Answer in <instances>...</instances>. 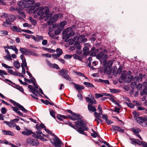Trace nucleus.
<instances>
[{
    "instance_id": "nucleus-1",
    "label": "nucleus",
    "mask_w": 147,
    "mask_h": 147,
    "mask_svg": "<svg viewBox=\"0 0 147 147\" xmlns=\"http://www.w3.org/2000/svg\"><path fill=\"white\" fill-rule=\"evenodd\" d=\"M75 123V125L77 127L76 130L79 133L83 134L84 130H87V128L86 126L85 123L82 120L76 121Z\"/></svg>"
},
{
    "instance_id": "nucleus-2",
    "label": "nucleus",
    "mask_w": 147,
    "mask_h": 147,
    "mask_svg": "<svg viewBox=\"0 0 147 147\" xmlns=\"http://www.w3.org/2000/svg\"><path fill=\"white\" fill-rule=\"evenodd\" d=\"M133 76H127L126 77L125 71H123L121 75V76L119 79V82L122 83L124 81L125 82H127L128 83L131 82L133 79Z\"/></svg>"
},
{
    "instance_id": "nucleus-3",
    "label": "nucleus",
    "mask_w": 147,
    "mask_h": 147,
    "mask_svg": "<svg viewBox=\"0 0 147 147\" xmlns=\"http://www.w3.org/2000/svg\"><path fill=\"white\" fill-rule=\"evenodd\" d=\"M37 14L41 16L44 14L47 16L49 12V8L46 6L42 7L37 8Z\"/></svg>"
},
{
    "instance_id": "nucleus-4",
    "label": "nucleus",
    "mask_w": 147,
    "mask_h": 147,
    "mask_svg": "<svg viewBox=\"0 0 147 147\" xmlns=\"http://www.w3.org/2000/svg\"><path fill=\"white\" fill-rule=\"evenodd\" d=\"M51 134L54 136V138L53 139V141L52 139L50 140V142L55 147H61V145L62 143L56 135H54L52 133H50Z\"/></svg>"
},
{
    "instance_id": "nucleus-5",
    "label": "nucleus",
    "mask_w": 147,
    "mask_h": 147,
    "mask_svg": "<svg viewBox=\"0 0 147 147\" xmlns=\"http://www.w3.org/2000/svg\"><path fill=\"white\" fill-rule=\"evenodd\" d=\"M63 35L66 38L74 35L75 32L73 31L71 28L68 27L65 29L63 32Z\"/></svg>"
},
{
    "instance_id": "nucleus-6",
    "label": "nucleus",
    "mask_w": 147,
    "mask_h": 147,
    "mask_svg": "<svg viewBox=\"0 0 147 147\" xmlns=\"http://www.w3.org/2000/svg\"><path fill=\"white\" fill-rule=\"evenodd\" d=\"M68 70L62 69L58 71V74L62 76L63 78L68 80H70L71 78L68 74Z\"/></svg>"
},
{
    "instance_id": "nucleus-7",
    "label": "nucleus",
    "mask_w": 147,
    "mask_h": 147,
    "mask_svg": "<svg viewBox=\"0 0 147 147\" xmlns=\"http://www.w3.org/2000/svg\"><path fill=\"white\" fill-rule=\"evenodd\" d=\"M144 117H137L135 119L136 121L141 125L145 127L146 126V124L145 123L144 124Z\"/></svg>"
},
{
    "instance_id": "nucleus-8",
    "label": "nucleus",
    "mask_w": 147,
    "mask_h": 147,
    "mask_svg": "<svg viewBox=\"0 0 147 147\" xmlns=\"http://www.w3.org/2000/svg\"><path fill=\"white\" fill-rule=\"evenodd\" d=\"M10 101L14 105H15L18 107L23 111L24 112H26L27 111V110L25 109L21 105L18 103L11 100H10Z\"/></svg>"
},
{
    "instance_id": "nucleus-9",
    "label": "nucleus",
    "mask_w": 147,
    "mask_h": 147,
    "mask_svg": "<svg viewBox=\"0 0 147 147\" xmlns=\"http://www.w3.org/2000/svg\"><path fill=\"white\" fill-rule=\"evenodd\" d=\"M89 45V44L86 43L84 44V47L83 49V55H86L89 53L88 48Z\"/></svg>"
},
{
    "instance_id": "nucleus-10",
    "label": "nucleus",
    "mask_w": 147,
    "mask_h": 147,
    "mask_svg": "<svg viewBox=\"0 0 147 147\" xmlns=\"http://www.w3.org/2000/svg\"><path fill=\"white\" fill-rule=\"evenodd\" d=\"M67 111L73 116V117L71 116L70 119L74 121L75 120H78L79 118V115H76V113L73 112L71 110H68Z\"/></svg>"
},
{
    "instance_id": "nucleus-11",
    "label": "nucleus",
    "mask_w": 147,
    "mask_h": 147,
    "mask_svg": "<svg viewBox=\"0 0 147 147\" xmlns=\"http://www.w3.org/2000/svg\"><path fill=\"white\" fill-rule=\"evenodd\" d=\"M7 17L8 18L6 20V22L7 24H10L11 22L15 20V16L12 15L8 16Z\"/></svg>"
},
{
    "instance_id": "nucleus-12",
    "label": "nucleus",
    "mask_w": 147,
    "mask_h": 147,
    "mask_svg": "<svg viewBox=\"0 0 147 147\" xmlns=\"http://www.w3.org/2000/svg\"><path fill=\"white\" fill-rule=\"evenodd\" d=\"M20 52L22 53L24 55L25 54L26 55H29L30 50V49H26L25 48L20 47Z\"/></svg>"
},
{
    "instance_id": "nucleus-13",
    "label": "nucleus",
    "mask_w": 147,
    "mask_h": 147,
    "mask_svg": "<svg viewBox=\"0 0 147 147\" xmlns=\"http://www.w3.org/2000/svg\"><path fill=\"white\" fill-rule=\"evenodd\" d=\"M96 57L99 59L102 58V59H106L107 58V55L103 53V52H100L96 55Z\"/></svg>"
},
{
    "instance_id": "nucleus-14",
    "label": "nucleus",
    "mask_w": 147,
    "mask_h": 147,
    "mask_svg": "<svg viewBox=\"0 0 147 147\" xmlns=\"http://www.w3.org/2000/svg\"><path fill=\"white\" fill-rule=\"evenodd\" d=\"M20 57L22 60V63L21 64L22 67V66L23 67H27V63L24 55L23 54L21 55Z\"/></svg>"
},
{
    "instance_id": "nucleus-15",
    "label": "nucleus",
    "mask_w": 147,
    "mask_h": 147,
    "mask_svg": "<svg viewBox=\"0 0 147 147\" xmlns=\"http://www.w3.org/2000/svg\"><path fill=\"white\" fill-rule=\"evenodd\" d=\"M68 41L69 44L72 45L74 42L76 43L78 42V37L75 36L73 38L70 39Z\"/></svg>"
},
{
    "instance_id": "nucleus-16",
    "label": "nucleus",
    "mask_w": 147,
    "mask_h": 147,
    "mask_svg": "<svg viewBox=\"0 0 147 147\" xmlns=\"http://www.w3.org/2000/svg\"><path fill=\"white\" fill-rule=\"evenodd\" d=\"M88 109L89 111L92 112H94L96 111V108L91 104H88Z\"/></svg>"
},
{
    "instance_id": "nucleus-17",
    "label": "nucleus",
    "mask_w": 147,
    "mask_h": 147,
    "mask_svg": "<svg viewBox=\"0 0 147 147\" xmlns=\"http://www.w3.org/2000/svg\"><path fill=\"white\" fill-rule=\"evenodd\" d=\"M85 36L84 35L82 34L78 37V41L79 40H81V42H84L86 41L87 39L85 38Z\"/></svg>"
},
{
    "instance_id": "nucleus-18",
    "label": "nucleus",
    "mask_w": 147,
    "mask_h": 147,
    "mask_svg": "<svg viewBox=\"0 0 147 147\" xmlns=\"http://www.w3.org/2000/svg\"><path fill=\"white\" fill-rule=\"evenodd\" d=\"M11 29L13 31L18 32H21L22 31L20 28L15 26L11 27Z\"/></svg>"
},
{
    "instance_id": "nucleus-19",
    "label": "nucleus",
    "mask_w": 147,
    "mask_h": 147,
    "mask_svg": "<svg viewBox=\"0 0 147 147\" xmlns=\"http://www.w3.org/2000/svg\"><path fill=\"white\" fill-rule=\"evenodd\" d=\"M112 128L113 130L117 131L121 133H123L124 131V130L121 129L120 127L117 126H113Z\"/></svg>"
},
{
    "instance_id": "nucleus-20",
    "label": "nucleus",
    "mask_w": 147,
    "mask_h": 147,
    "mask_svg": "<svg viewBox=\"0 0 147 147\" xmlns=\"http://www.w3.org/2000/svg\"><path fill=\"white\" fill-rule=\"evenodd\" d=\"M3 134L4 135H9L13 136L14 135V134L12 132L9 131H6L4 130H2Z\"/></svg>"
},
{
    "instance_id": "nucleus-21",
    "label": "nucleus",
    "mask_w": 147,
    "mask_h": 147,
    "mask_svg": "<svg viewBox=\"0 0 147 147\" xmlns=\"http://www.w3.org/2000/svg\"><path fill=\"white\" fill-rule=\"evenodd\" d=\"M62 16V15L61 14L59 13L58 14L55 15L52 18H51L53 20V22H55L57 20L59 17L60 16L61 17Z\"/></svg>"
},
{
    "instance_id": "nucleus-22",
    "label": "nucleus",
    "mask_w": 147,
    "mask_h": 147,
    "mask_svg": "<svg viewBox=\"0 0 147 147\" xmlns=\"http://www.w3.org/2000/svg\"><path fill=\"white\" fill-rule=\"evenodd\" d=\"M37 136L38 138L40 139H43L42 136L43 135L42 131L40 130H37L36 131Z\"/></svg>"
},
{
    "instance_id": "nucleus-23",
    "label": "nucleus",
    "mask_w": 147,
    "mask_h": 147,
    "mask_svg": "<svg viewBox=\"0 0 147 147\" xmlns=\"http://www.w3.org/2000/svg\"><path fill=\"white\" fill-rule=\"evenodd\" d=\"M133 131L135 134L141 140H142V139L140 136L138 134L139 131H140V130L139 129H134L133 130Z\"/></svg>"
},
{
    "instance_id": "nucleus-24",
    "label": "nucleus",
    "mask_w": 147,
    "mask_h": 147,
    "mask_svg": "<svg viewBox=\"0 0 147 147\" xmlns=\"http://www.w3.org/2000/svg\"><path fill=\"white\" fill-rule=\"evenodd\" d=\"M8 35V32L6 30H0V36H4Z\"/></svg>"
},
{
    "instance_id": "nucleus-25",
    "label": "nucleus",
    "mask_w": 147,
    "mask_h": 147,
    "mask_svg": "<svg viewBox=\"0 0 147 147\" xmlns=\"http://www.w3.org/2000/svg\"><path fill=\"white\" fill-rule=\"evenodd\" d=\"M22 134L24 135L29 136L31 134L32 132L30 130H27L26 131H22Z\"/></svg>"
},
{
    "instance_id": "nucleus-26",
    "label": "nucleus",
    "mask_w": 147,
    "mask_h": 147,
    "mask_svg": "<svg viewBox=\"0 0 147 147\" xmlns=\"http://www.w3.org/2000/svg\"><path fill=\"white\" fill-rule=\"evenodd\" d=\"M75 87L77 90H81L84 89V88L82 86H80V85H78L74 83Z\"/></svg>"
},
{
    "instance_id": "nucleus-27",
    "label": "nucleus",
    "mask_w": 147,
    "mask_h": 147,
    "mask_svg": "<svg viewBox=\"0 0 147 147\" xmlns=\"http://www.w3.org/2000/svg\"><path fill=\"white\" fill-rule=\"evenodd\" d=\"M3 122L6 123L10 127H14V124L11 121H4Z\"/></svg>"
},
{
    "instance_id": "nucleus-28",
    "label": "nucleus",
    "mask_w": 147,
    "mask_h": 147,
    "mask_svg": "<svg viewBox=\"0 0 147 147\" xmlns=\"http://www.w3.org/2000/svg\"><path fill=\"white\" fill-rule=\"evenodd\" d=\"M130 140L131 141V143L134 144H138L139 142H140V140L138 139L130 138Z\"/></svg>"
},
{
    "instance_id": "nucleus-29",
    "label": "nucleus",
    "mask_w": 147,
    "mask_h": 147,
    "mask_svg": "<svg viewBox=\"0 0 147 147\" xmlns=\"http://www.w3.org/2000/svg\"><path fill=\"white\" fill-rule=\"evenodd\" d=\"M24 1L26 2H29V3H26L29 4L28 6V7L30 6V5H33L35 3L34 0H24Z\"/></svg>"
},
{
    "instance_id": "nucleus-30",
    "label": "nucleus",
    "mask_w": 147,
    "mask_h": 147,
    "mask_svg": "<svg viewBox=\"0 0 147 147\" xmlns=\"http://www.w3.org/2000/svg\"><path fill=\"white\" fill-rule=\"evenodd\" d=\"M66 24V22L63 21L61 22L58 25L59 27L62 28Z\"/></svg>"
},
{
    "instance_id": "nucleus-31",
    "label": "nucleus",
    "mask_w": 147,
    "mask_h": 147,
    "mask_svg": "<svg viewBox=\"0 0 147 147\" xmlns=\"http://www.w3.org/2000/svg\"><path fill=\"white\" fill-rule=\"evenodd\" d=\"M95 48L94 47H93L92 48L91 50L90 51V55L92 56H95L96 55V53L95 51H94Z\"/></svg>"
},
{
    "instance_id": "nucleus-32",
    "label": "nucleus",
    "mask_w": 147,
    "mask_h": 147,
    "mask_svg": "<svg viewBox=\"0 0 147 147\" xmlns=\"http://www.w3.org/2000/svg\"><path fill=\"white\" fill-rule=\"evenodd\" d=\"M79 42L80 41H78V42L75 43L74 44V47L78 50H80L81 49V46L79 43Z\"/></svg>"
},
{
    "instance_id": "nucleus-33",
    "label": "nucleus",
    "mask_w": 147,
    "mask_h": 147,
    "mask_svg": "<svg viewBox=\"0 0 147 147\" xmlns=\"http://www.w3.org/2000/svg\"><path fill=\"white\" fill-rule=\"evenodd\" d=\"M10 48L11 49L15 51V53L16 54H18V49L15 45L11 46H10Z\"/></svg>"
},
{
    "instance_id": "nucleus-34",
    "label": "nucleus",
    "mask_w": 147,
    "mask_h": 147,
    "mask_svg": "<svg viewBox=\"0 0 147 147\" xmlns=\"http://www.w3.org/2000/svg\"><path fill=\"white\" fill-rule=\"evenodd\" d=\"M34 139L32 138H28L26 139V142L29 144L31 145Z\"/></svg>"
},
{
    "instance_id": "nucleus-35",
    "label": "nucleus",
    "mask_w": 147,
    "mask_h": 147,
    "mask_svg": "<svg viewBox=\"0 0 147 147\" xmlns=\"http://www.w3.org/2000/svg\"><path fill=\"white\" fill-rule=\"evenodd\" d=\"M39 144V142L38 141L35 139H34L32 143L31 144V145L33 146H36Z\"/></svg>"
},
{
    "instance_id": "nucleus-36",
    "label": "nucleus",
    "mask_w": 147,
    "mask_h": 147,
    "mask_svg": "<svg viewBox=\"0 0 147 147\" xmlns=\"http://www.w3.org/2000/svg\"><path fill=\"white\" fill-rule=\"evenodd\" d=\"M43 39V37L42 36L37 35L36 36V41L38 42Z\"/></svg>"
},
{
    "instance_id": "nucleus-37",
    "label": "nucleus",
    "mask_w": 147,
    "mask_h": 147,
    "mask_svg": "<svg viewBox=\"0 0 147 147\" xmlns=\"http://www.w3.org/2000/svg\"><path fill=\"white\" fill-rule=\"evenodd\" d=\"M84 84L86 86L88 87H93V85L90 83L85 82L84 83Z\"/></svg>"
},
{
    "instance_id": "nucleus-38",
    "label": "nucleus",
    "mask_w": 147,
    "mask_h": 147,
    "mask_svg": "<svg viewBox=\"0 0 147 147\" xmlns=\"http://www.w3.org/2000/svg\"><path fill=\"white\" fill-rule=\"evenodd\" d=\"M7 74L5 71L0 70V76L3 77H4L3 75H7Z\"/></svg>"
},
{
    "instance_id": "nucleus-39",
    "label": "nucleus",
    "mask_w": 147,
    "mask_h": 147,
    "mask_svg": "<svg viewBox=\"0 0 147 147\" xmlns=\"http://www.w3.org/2000/svg\"><path fill=\"white\" fill-rule=\"evenodd\" d=\"M13 64L14 66L17 69L20 67V64L18 61H14Z\"/></svg>"
},
{
    "instance_id": "nucleus-40",
    "label": "nucleus",
    "mask_w": 147,
    "mask_h": 147,
    "mask_svg": "<svg viewBox=\"0 0 147 147\" xmlns=\"http://www.w3.org/2000/svg\"><path fill=\"white\" fill-rule=\"evenodd\" d=\"M56 52L58 54L60 55V56L63 54L62 50L59 48H58L56 50Z\"/></svg>"
},
{
    "instance_id": "nucleus-41",
    "label": "nucleus",
    "mask_w": 147,
    "mask_h": 147,
    "mask_svg": "<svg viewBox=\"0 0 147 147\" xmlns=\"http://www.w3.org/2000/svg\"><path fill=\"white\" fill-rule=\"evenodd\" d=\"M8 72L11 74H12L14 75V76H16L18 75L17 74H16V73L13 72L12 69H8Z\"/></svg>"
},
{
    "instance_id": "nucleus-42",
    "label": "nucleus",
    "mask_w": 147,
    "mask_h": 147,
    "mask_svg": "<svg viewBox=\"0 0 147 147\" xmlns=\"http://www.w3.org/2000/svg\"><path fill=\"white\" fill-rule=\"evenodd\" d=\"M60 56V55H59L57 53L53 54L52 55V58L54 59H57Z\"/></svg>"
},
{
    "instance_id": "nucleus-43",
    "label": "nucleus",
    "mask_w": 147,
    "mask_h": 147,
    "mask_svg": "<svg viewBox=\"0 0 147 147\" xmlns=\"http://www.w3.org/2000/svg\"><path fill=\"white\" fill-rule=\"evenodd\" d=\"M61 29L58 28L55 31V33L56 35H58L61 32Z\"/></svg>"
},
{
    "instance_id": "nucleus-44",
    "label": "nucleus",
    "mask_w": 147,
    "mask_h": 147,
    "mask_svg": "<svg viewBox=\"0 0 147 147\" xmlns=\"http://www.w3.org/2000/svg\"><path fill=\"white\" fill-rule=\"evenodd\" d=\"M16 88L20 91L21 92L23 93L24 92L23 89L22 87H20V86H16Z\"/></svg>"
},
{
    "instance_id": "nucleus-45",
    "label": "nucleus",
    "mask_w": 147,
    "mask_h": 147,
    "mask_svg": "<svg viewBox=\"0 0 147 147\" xmlns=\"http://www.w3.org/2000/svg\"><path fill=\"white\" fill-rule=\"evenodd\" d=\"M30 54L34 56L37 57L38 56V54L30 50Z\"/></svg>"
},
{
    "instance_id": "nucleus-46",
    "label": "nucleus",
    "mask_w": 147,
    "mask_h": 147,
    "mask_svg": "<svg viewBox=\"0 0 147 147\" xmlns=\"http://www.w3.org/2000/svg\"><path fill=\"white\" fill-rule=\"evenodd\" d=\"M100 117H95V121L97 122L98 124L99 123H102V121L100 118Z\"/></svg>"
},
{
    "instance_id": "nucleus-47",
    "label": "nucleus",
    "mask_w": 147,
    "mask_h": 147,
    "mask_svg": "<svg viewBox=\"0 0 147 147\" xmlns=\"http://www.w3.org/2000/svg\"><path fill=\"white\" fill-rule=\"evenodd\" d=\"M144 94L146 95L147 94V88H145L143 90V92L140 93V94L143 96Z\"/></svg>"
},
{
    "instance_id": "nucleus-48",
    "label": "nucleus",
    "mask_w": 147,
    "mask_h": 147,
    "mask_svg": "<svg viewBox=\"0 0 147 147\" xmlns=\"http://www.w3.org/2000/svg\"><path fill=\"white\" fill-rule=\"evenodd\" d=\"M100 82L102 83H105L106 84H109V82L108 80H103L101 79L99 80Z\"/></svg>"
},
{
    "instance_id": "nucleus-49",
    "label": "nucleus",
    "mask_w": 147,
    "mask_h": 147,
    "mask_svg": "<svg viewBox=\"0 0 147 147\" xmlns=\"http://www.w3.org/2000/svg\"><path fill=\"white\" fill-rule=\"evenodd\" d=\"M110 100L111 101L113 102L116 105H118L119 106V104L116 101L114 100V98L113 97H111V98H110Z\"/></svg>"
},
{
    "instance_id": "nucleus-50",
    "label": "nucleus",
    "mask_w": 147,
    "mask_h": 147,
    "mask_svg": "<svg viewBox=\"0 0 147 147\" xmlns=\"http://www.w3.org/2000/svg\"><path fill=\"white\" fill-rule=\"evenodd\" d=\"M4 57L7 60L10 61L12 60L10 55H7L4 56Z\"/></svg>"
},
{
    "instance_id": "nucleus-51",
    "label": "nucleus",
    "mask_w": 147,
    "mask_h": 147,
    "mask_svg": "<svg viewBox=\"0 0 147 147\" xmlns=\"http://www.w3.org/2000/svg\"><path fill=\"white\" fill-rule=\"evenodd\" d=\"M95 97L96 98L100 97H101L103 96V95L102 94L96 93L95 94Z\"/></svg>"
},
{
    "instance_id": "nucleus-52",
    "label": "nucleus",
    "mask_w": 147,
    "mask_h": 147,
    "mask_svg": "<svg viewBox=\"0 0 147 147\" xmlns=\"http://www.w3.org/2000/svg\"><path fill=\"white\" fill-rule=\"evenodd\" d=\"M109 90L110 92L113 93H115L118 92H119L118 90H116L115 89H110Z\"/></svg>"
},
{
    "instance_id": "nucleus-53",
    "label": "nucleus",
    "mask_w": 147,
    "mask_h": 147,
    "mask_svg": "<svg viewBox=\"0 0 147 147\" xmlns=\"http://www.w3.org/2000/svg\"><path fill=\"white\" fill-rule=\"evenodd\" d=\"M32 92L34 94H35V93L36 92L39 95L38 90L36 88H34L33 90L32 91Z\"/></svg>"
},
{
    "instance_id": "nucleus-54",
    "label": "nucleus",
    "mask_w": 147,
    "mask_h": 147,
    "mask_svg": "<svg viewBox=\"0 0 147 147\" xmlns=\"http://www.w3.org/2000/svg\"><path fill=\"white\" fill-rule=\"evenodd\" d=\"M133 114L134 117L135 119H136L137 117H138V116L139 115V113L135 111L133 112Z\"/></svg>"
},
{
    "instance_id": "nucleus-55",
    "label": "nucleus",
    "mask_w": 147,
    "mask_h": 147,
    "mask_svg": "<svg viewBox=\"0 0 147 147\" xmlns=\"http://www.w3.org/2000/svg\"><path fill=\"white\" fill-rule=\"evenodd\" d=\"M66 124H67V125H69L71 127L74 129H76V127H75L73 125V124H72L70 122H68L66 123Z\"/></svg>"
},
{
    "instance_id": "nucleus-56",
    "label": "nucleus",
    "mask_w": 147,
    "mask_h": 147,
    "mask_svg": "<svg viewBox=\"0 0 147 147\" xmlns=\"http://www.w3.org/2000/svg\"><path fill=\"white\" fill-rule=\"evenodd\" d=\"M74 73L76 74H77L79 75L80 76H83L84 77V74L83 73H82L81 72H79L75 71H74Z\"/></svg>"
},
{
    "instance_id": "nucleus-57",
    "label": "nucleus",
    "mask_w": 147,
    "mask_h": 147,
    "mask_svg": "<svg viewBox=\"0 0 147 147\" xmlns=\"http://www.w3.org/2000/svg\"><path fill=\"white\" fill-rule=\"evenodd\" d=\"M113 63L112 60L109 61L107 63V66L108 67H110L112 66Z\"/></svg>"
},
{
    "instance_id": "nucleus-58",
    "label": "nucleus",
    "mask_w": 147,
    "mask_h": 147,
    "mask_svg": "<svg viewBox=\"0 0 147 147\" xmlns=\"http://www.w3.org/2000/svg\"><path fill=\"white\" fill-rule=\"evenodd\" d=\"M51 115L54 118H55V113L53 111H50V112Z\"/></svg>"
},
{
    "instance_id": "nucleus-59",
    "label": "nucleus",
    "mask_w": 147,
    "mask_h": 147,
    "mask_svg": "<svg viewBox=\"0 0 147 147\" xmlns=\"http://www.w3.org/2000/svg\"><path fill=\"white\" fill-rule=\"evenodd\" d=\"M61 117H62V119H67L68 118H69L70 119L71 118V116L69 115H67L66 116L64 115H61Z\"/></svg>"
},
{
    "instance_id": "nucleus-60",
    "label": "nucleus",
    "mask_w": 147,
    "mask_h": 147,
    "mask_svg": "<svg viewBox=\"0 0 147 147\" xmlns=\"http://www.w3.org/2000/svg\"><path fill=\"white\" fill-rule=\"evenodd\" d=\"M6 109L4 107H2L1 109V112L3 114H5L6 112Z\"/></svg>"
},
{
    "instance_id": "nucleus-61",
    "label": "nucleus",
    "mask_w": 147,
    "mask_h": 147,
    "mask_svg": "<svg viewBox=\"0 0 147 147\" xmlns=\"http://www.w3.org/2000/svg\"><path fill=\"white\" fill-rule=\"evenodd\" d=\"M0 143L2 144H8V142L6 140H0Z\"/></svg>"
},
{
    "instance_id": "nucleus-62",
    "label": "nucleus",
    "mask_w": 147,
    "mask_h": 147,
    "mask_svg": "<svg viewBox=\"0 0 147 147\" xmlns=\"http://www.w3.org/2000/svg\"><path fill=\"white\" fill-rule=\"evenodd\" d=\"M8 15L7 13H2L1 15V17L3 18H6L8 16Z\"/></svg>"
},
{
    "instance_id": "nucleus-63",
    "label": "nucleus",
    "mask_w": 147,
    "mask_h": 147,
    "mask_svg": "<svg viewBox=\"0 0 147 147\" xmlns=\"http://www.w3.org/2000/svg\"><path fill=\"white\" fill-rule=\"evenodd\" d=\"M72 56L71 55H66L64 56V58L65 59H69L71 58Z\"/></svg>"
},
{
    "instance_id": "nucleus-64",
    "label": "nucleus",
    "mask_w": 147,
    "mask_h": 147,
    "mask_svg": "<svg viewBox=\"0 0 147 147\" xmlns=\"http://www.w3.org/2000/svg\"><path fill=\"white\" fill-rule=\"evenodd\" d=\"M53 20L52 19L50 18L49 20L47 22V24L49 25H52L54 22H53Z\"/></svg>"
}]
</instances>
